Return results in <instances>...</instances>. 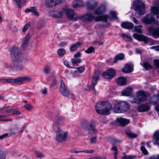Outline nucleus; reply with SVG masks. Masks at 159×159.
<instances>
[{"label":"nucleus","instance_id":"obj_1","mask_svg":"<svg viewBox=\"0 0 159 159\" xmlns=\"http://www.w3.org/2000/svg\"><path fill=\"white\" fill-rule=\"evenodd\" d=\"M10 51L13 65L16 67V70L18 71L22 70L23 63L26 59L22 54L20 49L18 47L14 46L11 48Z\"/></svg>","mask_w":159,"mask_h":159},{"label":"nucleus","instance_id":"obj_2","mask_svg":"<svg viewBox=\"0 0 159 159\" xmlns=\"http://www.w3.org/2000/svg\"><path fill=\"white\" fill-rule=\"evenodd\" d=\"M142 21L146 24L150 25L153 23L159 26V22L155 20L154 15L149 14L146 15L142 20ZM149 33L157 39L159 37V27L157 28L151 27L148 28Z\"/></svg>","mask_w":159,"mask_h":159},{"label":"nucleus","instance_id":"obj_3","mask_svg":"<svg viewBox=\"0 0 159 159\" xmlns=\"http://www.w3.org/2000/svg\"><path fill=\"white\" fill-rule=\"evenodd\" d=\"M114 111L116 113H124L130 108V104L126 101L116 100L113 103Z\"/></svg>","mask_w":159,"mask_h":159},{"label":"nucleus","instance_id":"obj_4","mask_svg":"<svg viewBox=\"0 0 159 159\" xmlns=\"http://www.w3.org/2000/svg\"><path fill=\"white\" fill-rule=\"evenodd\" d=\"M112 106L111 103L107 102H100L97 103L96 106L97 112L102 115H108L110 113V110Z\"/></svg>","mask_w":159,"mask_h":159},{"label":"nucleus","instance_id":"obj_5","mask_svg":"<svg viewBox=\"0 0 159 159\" xmlns=\"http://www.w3.org/2000/svg\"><path fill=\"white\" fill-rule=\"evenodd\" d=\"M95 122L94 120H88L86 119L82 120L80 122L81 127L89 133H97V131L95 129Z\"/></svg>","mask_w":159,"mask_h":159},{"label":"nucleus","instance_id":"obj_6","mask_svg":"<svg viewBox=\"0 0 159 159\" xmlns=\"http://www.w3.org/2000/svg\"><path fill=\"white\" fill-rule=\"evenodd\" d=\"M137 98H134L133 99L131 100L132 103L139 104L141 102L146 101L147 99L148 96L146 92L143 90H140L136 93Z\"/></svg>","mask_w":159,"mask_h":159},{"label":"nucleus","instance_id":"obj_7","mask_svg":"<svg viewBox=\"0 0 159 159\" xmlns=\"http://www.w3.org/2000/svg\"><path fill=\"white\" fill-rule=\"evenodd\" d=\"M134 7L135 11H137L140 15H143L145 13L144 4L140 0L134 1Z\"/></svg>","mask_w":159,"mask_h":159},{"label":"nucleus","instance_id":"obj_8","mask_svg":"<svg viewBox=\"0 0 159 159\" xmlns=\"http://www.w3.org/2000/svg\"><path fill=\"white\" fill-rule=\"evenodd\" d=\"M32 80L31 77L28 76L18 77L15 79H11V83L22 84L25 81L30 82Z\"/></svg>","mask_w":159,"mask_h":159},{"label":"nucleus","instance_id":"obj_9","mask_svg":"<svg viewBox=\"0 0 159 159\" xmlns=\"http://www.w3.org/2000/svg\"><path fill=\"white\" fill-rule=\"evenodd\" d=\"M66 13L67 17L73 20L76 21L81 17L78 16L74 10L71 9L66 10Z\"/></svg>","mask_w":159,"mask_h":159},{"label":"nucleus","instance_id":"obj_10","mask_svg":"<svg viewBox=\"0 0 159 159\" xmlns=\"http://www.w3.org/2000/svg\"><path fill=\"white\" fill-rule=\"evenodd\" d=\"M68 132L67 131L61 132L57 133L56 134V140L59 142L65 141L66 139Z\"/></svg>","mask_w":159,"mask_h":159},{"label":"nucleus","instance_id":"obj_11","mask_svg":"<svg viewBox=\"0 0 159 159\" xmlns=\"http://www.w3.org/2000/svg\"><path fill=\"white\" fill-rule=\"evenodd\" d=\"M61 85L59 87V91L63 95L66 97H68L70 94L69 92L67 87L65 85L63 80L60 82Z\"/></svg>","mask_w":159,"mask_h":159},{"label":"nucleus","instance_id":"obj_12","mask_svg":"<svg viewBox=\"0 0 159 159\" xmlns=\"http://www.w3.org/2000/svg\"><path fill=\"white\" fill-rule=\"evenodd\" d=\"M30 39V34L28 33L21 41V47L23 50H25L28 46L29 40Z\"/></svg>","mask_w":159,"mask_h":159},{"label":"nucleus","instance_id":"obj_13","mask_svg":"<svg viewBox=\"0 0 159 159\" xmlns=\"http://www.w3.org/2000/svg\"><path fill=\"white\" fill-rule=\"evenodd\" d=\"M115 71L112 69H110L104 72L102 75L106 79H111L115 75Z\"/></svg>","mask_w":159,"mask_h":159},{"label":"nucleus","instance_id":"obj_14","mask_svg":"<svg viewBox=\"0 0 159 159\" xmlns=\"http://www.w3.org/2000/svg\"><path fill=\"white\" fill-rule=\"evenodd\" d=\"M133 37L139 41H143L144 43H147L150 41V39L148 37L142 34H139L134 33L133 35Z\"/></svg>","mask_w":159,"mask_h":159},{"label":"nucleus","instance_id":"obj_15","mask_svg":"<svg viewBox=\"0 0 159 159\" xmlns=\"http://www.w3.org/2000/svg\"><path fill=\"white\" fill-rule=\"evenodd\" d=\"M98 3L95 0H88L86 2V6L88 9H93L98 5Z\"/></svg>","mask_w":159,"mask_h":159},{"label":"nucleus","instance_id":"obj_16","mask_svg":"<svg viewBox=\"0 0 159 159\" xmlns=\"http://www.w3.org/2000/svg\"><path fill=\"white\" fill-rule=\"evenodd\" d=\"M99 74L100 72L99 71L97 70L95 72L93 76L92 88L93 89L94 91H95L94 86L97 84V81L99 79Z\"/></svg>","mask_w":159,"mask_h":159},{"label":"nucleus","instance_id":"obj_17","mask_svg":"<svg viewBox=\"0 0 159 159\" xmlns=\"http://www.w3.org/2000/svg\"><path fill=\"white\" fill-rule=\"evenodd\" d=\"M106 7L104 5H101L97 9L95 10V14L99 15L102 14L106 10Z\"/></svg>","mask_w":159,"mask_h":159},{"label":"nucleus","instance_id":"obj_18","mask_svg":"<svg viewBox=\"0 0 159 159\" xmlns=\"http://www.w3.org/2000/svg\"><path fill=\"white\" fill-rule=\"evenodd\" d=\"M60 123H57V122H54L52 126L53 130L57 133L59 132H62V130L61 129Z\"/></svg>","mask_w":159,"mask_h":159},{"label":"nucleus","instance_id":"obj_19","mask_svg":"<svg viewBox=\"0 0 159 159\" xmlns=\"http://www.w3.org/2000/svg\"><path fill=\"white\" fill-rule=\"evenodd\" d=\"M150 107L147 105L142 104L139 106L137 107L138 111L139 112H143L148 111Z\"/></svg>","mask_w":159,"mask_h":159},{"label":"nucleus","instance_id":"obj_20","mask_svg":"<svg viewBox=\"0 0 159 159\" xmlns=\"http://www.w3.org/2000/svg\"><path fill=\"white\" fill-rule=\"evenodd\" d=\"M133 92L132 89L130 87H127L121 92V95L124 96H129L132 95Z\"/></svg>","mask_w":159,"mask_h":159},{"label":"nucleus","instance_id":"obj_21","mask_svg":"<svg viewBox=\"0 0 159 159\" xmlns=\"http://www.w3.org/2000/svg\"><path fill=\"white\" fill-rule=\"evenodd\" d=\"M116 120L120 125L122 126H125L130 122V121L129 120L122 117L118 118Z\"/></svg>","mask_w":159,"mask_h":159},{"label":"nucleus","instance_id":"obj_22","mask_svg":"<svg viewBox=\"0 0 159 159\" xmlns=\"http://www.w3.org/2000/svg\"><path fill=\"white\" fill-rule=\"evenodd\" d=\"M121 26L124 28L132 29L133 28L134 25L132 23L128 22H124L121 24Z\"/></svg>","mask_w":159,"mask_h":159},{"label":"nucleus","instance_id":"obj_23","mask_svg":"<svg viewBox=\"0 0 159 159\" xmlns=\"http://www.w3.org/2000/svg\"><path fill=\"white\" fill-rule=\"evenodd\" d=\"M133 70V68L128 64H126L122 69L123 73H127L131 72Z\"/></svg>","mask_w":159,"mask_h":159},{"label":"nucleus","instance_id":"obj_24","mask_svg":"<svg viewBox=\"0 0 159 159\" xmlns=\"http://www.w3.org/2000/svg\"><path fill=\"white\" fill-rule=\"evenodd\" d=\"M45 5L48 7H52L56 6L57 4L54 0H46Z\"/></svg>","mask_w":159,"mask_h":159},{"label":"nucleus","instance_id":"obj_25","mask_svg":"<svg viewBox=\"0 0 159 159\" xmlns=\"http://www.w3.org/2000/svg\"><path fill=\"white\" fill-rule=\"evenodd\" d=\"M82 17L85 20L91 21L94 19V16L91 13H87L82 16Z\"/></svg>","mask_w":159,"mask_h":159},{"label":"nucleus","instance_id":"obj_26","mask_svg":"<svg viewBox=\"0 0 159 159\" xmlns=\"http://www.w3.org/2000/svg\"><path fill=\"white\" fill-rule=\"evenodd\" d=\"M153 139L155 141L154 144L159 145V130L155 131L153 134Z\"/></svg>","mask_w":159,"mask_h":159},{"label":"nucleus","instance_id":"obj_27","mask_svg":"<svg viewBox=\"0 0 159 159\" xmlns=\"http://www.w3.org/2000/svg\"><path fill=\"white\" fill-rule=\"evenodd\" d=\"M150 10L154 14L157 15V19H158L159 18L158 16L159 14V5L152 7Z\"/></svg>","mask_w":159,"mask_h":159},{"label":"nucleus","instance_id":"obj_28","mask_svg":"<svg viewBox=\"0 0 159 159\" xmlns=\"http://www.w3.org/2000/svg\"><path fill=\"white\" fill-rule=\"evenodd\" d=\"M125 56L124 53H120L116 55L114 58L113 62L114 63H116L117 60H122L125 58Z\"/></svg>","mask_w":159,"mask_h":159},{"label":"nucleus","instance_id":"obj_29","mask_svg":"<svg viewBox=\"0 0 159 159\" xmlns=\"http://www.w3.org/2000/svg\"><path fill=\"white\" fill-rule=\"evenodd\" d=\"M82 44L80 42H77L70 46V50L72 52L75 51L77 49L78 47L80 46Z\"/></svg>","mask_w":159,"mask_h":159},{"label":"nucleus","instance_id":"obj_30","mask_svg":"<svg viewBox=\"0 0 159 159\" xmlns=\"http://www.w3.org/2000/svg\"><path fill=\"white\" fill-rule=\"evenodd\" d=\"M108 16L107 15H104L98 16L95 18V21H102L104 22H107L108 19Z\"/></svg>","mask_w":159,"mask_h":159},{"label":"nucleus","instance_id":"obj_31","mask_svg":"<svg viewBox=\"0 0 159 159\" xmlns=\"http://www.w3.org/2000/svg\"><path fill=\"white\" fill-rule=\"evenodd\" d=\"M126 79L123 77H120L118 78L117 84L120 86L123 85L127 83Z\"/></svg>","mask_w":159,"mask_h":159},{"label":"nucleus","instance_id":"obj_32","mask_svg":"<svg viewBox=\"0 0 159 159\" xmlns=\"http://www.w3.org/2000/svg\"><path fill=\"white\" fill-rule=\"evenodd\" d=\"M12 63V65L9 63H5L4 65V68L9 71H10L13 70L14 67L16 68V67L13 65V62Z\"/></svg>","mask_w":159,"mask_h":159},{"label":"nucleus","instance_id":"obj_33","mask_svg":"<svg viewBox=\"0 0 159 159\" xmlns=\"http://www.w3.org/2000/svg\"><path fill=\"white\" fill-rule=\"evenodd\" d=\"M125 133L128 138L131 139H133L134 138H136L138 136L137 134L131 131L126 132Z\"/></svg>","mask_w":159,"mask_h":159},{"label":"nucleus","instance_id":"obj_34","mask_svg":"<svg viewBox=\"0 0 159 159\" xmlns=\"http://www.w3.org/2000/svg\"><path fill=\"white\" fill-rule=\"evenodd\" d=\"M140 64L147 70H148L152 68L150 63L148 62H145L143 64L141 63Z\"/></svg>","mask_w":159,"mask_h":159},{"label":"nucleus","instance_id":"obj_35","mask_svg":"<svg viewBox=\"0 0 159 159\" xmlns=\"http://www.w3.org/2000/svg\"><path fill=\"white\" fill-rule=\"evenodd\" d=\"M34 154L36 157L39 158L45 157V155L41 152L36 151L34 152Z\"/></svg>","mask_w":159,"mask_h":159},{"label":"nucleus","instance_id":"obj_36","mask_svg":"<svg viewBox=\"0 0 159 159\" xmlns=\"http://www.w3.org/2000/svg\"><path fill=\"white\" fill-rule=\"evenodd\" d=\"M111 149L115 151L114 153V158L115 159H118V158L117 157V155L118 153L117 148L116 146H114L111 148Z\"/></svg>","mask_w":159,"mask_h":159},{"label":"nucleus","instance_id":"obj_37","mask_svg":"<svg viewBox=\"0 0 159 159\" xmlns=\"http://www.w3.org/2000/svg\"><path fill=\"white\" fill-rule=\"evenodd\" d=\"M22 0H15L14 3L15 5H16L18 8H20L21 6L23 5V3L22 2Z\"/></svg>","mask_w":159,"mask_h":159},{"label":"nucleus","instance_id":"obj_38","mask_svg":"<svg viewBox=\"0 0 159 159\" xmlns=\"http://www.w3.org/2000/svg\"><path fill=\"white\" fill-rule=\"evenodd\" d=\"M71 62L73 65H76L81 62V60L80 59L72 58L71 60Z\"/></svg>","mask_w":159,"mask_h":159},{"label":"nucleus","instance_id":"obj_39","mask_svg":"<svg viewBox=\"0 0 159 159\" xmlns=\"http://www.w3.org/2000/svg\"><path fill=\"white\" fill-rule=\"evenodd\" d=\"M64 120L65 118L64 117L62 116H58L57 117V118L56 119L55 122H57V123H60V125H61V123Z\"/></svg>","mask_w":159,"mask_h":159},{"label":"nucleus","instance_id":"obj_40","mask_svg":"<svg viewBox=\"0 0 159 159\" xmlns=\"http://www.w3.org/2000/svg\"><path fill=\"white\" fill-rule=\"evenodd\" d=\"M57 52L59 56L62 57L66 53V51L63 48H60L58 50Z\"/></svg>","mask_w":159,"mask_h":159},{"label":"nucleus","instance_id":"obj_41","mask_svg":"<svg viewBox=\"0 0 159 159\" xmlns=\"http://www.w3.org/2000/svg\"><path fill=\"white\" fill-rule=\"evenodd\" d=\"M142 27L143 26L141 25L136 26L134 28V30L135 32L141 33H142Z\"/></svg>","mask_w":159,"mask_h":159},{"label":"nucleus","instance_id":"obj_42","mask_svg":"<svg viewBox=\"0 0 159 159\" xmlns=\"http://www.w3.org/2000/svg\"><path fill=\"white\" fill-rule=\"evenodd\" d=\"M64 12L66 13V10L63 9L62 11H60L59 12V15H54V17L56 18H61L62 17V15Z\"/></svg>","mask_w":159,"mask_h":159},{"label":"nucleus","instance_id":"obj_43","mask_svg":"<svg viewBox=\"0 0 159 159\" xmlns=\"http://www.w3.org/2000/svg\"><path fill=\"white\" fill-rule=\"evenodd\" d=\"M111 142L112 145H115L117 144L121 143L122 142L119 139H112L111 140Z\"/></svg>","mask_w":159,"mask_h":159},{"label":"nucleus","instance_id":"obj_44","mask_svg":"<svg viewBox=\"0 0 159 159\" xmlns=\"http://www.w3.org/2000/svg\"><path fill=\"white\" fill-rule=\"evenodd\" d=\"M6 156L5 152L3 151L0 150V159H5Z\"/></svg>","mask_w":159,"mask_h":159},{"label":"nucleus","instance_id":"obj_45","mask_svg":"<svg viewBox=\"0 0 159 159\" xmlns=\"http://www.w3.org/2000/svg\"><path fill=\"white\" fill-rule=\"evenodd\" d=\"M31 11L34 13V14L37 16H38L39 15V13L36 11L37 9L36 8L34 7H32L30 8Z\"/></svg>","mask_w":159,"mask_h":159},{"label":"nucleus","instance_id":"obj_46","mask_svg":"<svg viewBox=\"0 0 159 159\" xmlns=\"http://www.w3.org/2000/svg\"><path fill=\"white\" fill-rule=\"evenodd\" d=\"M140 149L142 153L145 155H147L148 154V151L144 146H141Z\"/></svg>","mask_w":159,"mask_h":159},{"label":"nucleus","instance_id":"obj_47","mask_svg":"<svg viewBox=\"0 0 159 159\" xmlns=\"http://www.w3.org/2000/svg\"><path fill=\"white\" fill-rule=\"evenodd\" d=\"M153 62L155 67L157 69H159V60L158 59H154Z\"/></svg>","mask_w":159,"mask_h":159},{"label":"nucleus","instance_id":"obj_48","mask_svg":"<svg viewBox=\"0 0 159 159\" xmlns=\"http://www.w3.org/2000/svg\"><path fill=\"white\" fill-rule=\"evenodd\" d=\"M122 37L124 39H127V41H131L132 40V39L131 38V37L125 34H122Z\"/></svg>","mask_w":159,"mask_h":159},{"label":"nucleus","instance_id":"obj_49","mask_svg":"<svg viewBox=\"0 0 159 159\" xmlns=\"http://www.w3.org/2000/svg\"><path fill=\"white\" fill-rule=\"evenodd\" d=\"M94 50V48L93 47H90L85 51V52L87 53H90L93 52Z\"/></svg>","mask_w":159,"mask_h":159},{"label":"nucleus","instance_id":"obj_50","mask_svg":"<svg viewBox=\"0 0 159 159\" xmlns=\"http://www.w3.org/2000/svg\"><path fill=\"white\" fill-rule=\"evenodd\" d=\"M24 107L28 111H30L33 108V106L29 104H26Z\"/></svg>","mask_w":159,"mask_h":159},{"label":"nucleus","instance_id":"obj_51","mask_svg":"<svg viewBox=\"0 0 159 159\" xmlns=\"http://www.w3.org/2000/svg\"><path fill=\"white\" fill-rule=\"evenodd\" d=\"M0 81L3 82L11 83V79H0Z\"/></svg>","mask_w":159,"mask_h":159},{"label":"nucleus","instance_id":"obj_52","mask_svg":"<svg viewBox=\"0 0 159 159\" xmlns=\"http://www.w3.org/2000/svg\"><path fill=\"white\" fill-rule=\"evenodd\" d=\"M110 14L113 18L115 19H117L118 18V17L116 16V13L115 11H111Z\"/></svg>","mask_w":159,"mask_h":159},{"label":"nucleus","instance_id":"obj_53","mask_svg":"<svg viewBox=\"0 0 159 159\" xmlns=\"http://www.w3.org/2000/svg\"><path fill=\"white\" fill-rule=\"evenodd\" d=\"M44 25V23L43 21H40L39 23L37 26V29H41L43 26Z\"/></svg>","mask_w":159,"mask_h":159},{"label":"nucleus","instance_id":"obj_54","mask_svg":"<svg viewBox=\"0 0 159 159\" xmlns=\"http://www.w3.org/2000/svg\"><path fill=\"white\" fill-rule=\"evenodd\" d=\"M75 69H77L80 73L83 72L85 70L84 67L83 66H81L78 68H75Z\"/></svg>","mask_w":159,"mask_h":159},{"label":"nucleus","instance_id":"obj_55","mask_svg":"<svg viewBox=\"0 0 159 159\" xmlns=\"http://www.w3.org/2000/svg\"><path fill=\"white\" fill-rule=\"evenodd\" d=\"M76 1L79 7H82L84 5L83 0H76Z\"/></svg>","mask_w":159,"mask_h":159},{"label":"nucleus","instance_id":"obj_56","mask_svg":"<svg viewBox=\"0 0 159 159\" xmlns=\"http://www.w3.org/2000/svg\"><path fill=\"white\" fill-rule=\"evenodd\" d=\"M44 72L46 74H49L50 72V67L48 66L45 67L44 70Z\"/></svg>","mask_w":159,"mask_h":159},{"label":"nucleus","instance_id":"obj_57","mask_svg":"<svg viewBox=\"0 0 159 159\" xmlns=\"http://www.w3.org/2000/svg\"><path fill=\"white\" fill-rule=\"evenodd\" d=\"M30 24L28 23L26 24L25 26L24 27L23 29H22V31L23 32H25L29 28L30 26Z\"/></svg>","mask_w":159,"mask_h":159},{"label":"nucleus","instance_id":"obj_58","mask_svg":"<svg viewBox=\"0 0 159 159\" xmlns=\"http://www.w3.org/2000/svg\"><path fill=\"white\" fill-rule=\"evenodd\" d=\"M134 157V156H124L121 157V159H133Z\"/></svg>","mask_w":159,"mask_h":159},{"label":"nucleus","instance_id":"obj_59","mask_svg":"<svg viewBox=\"0 0 159 159\" xmlns=\"http://www.w3.org/2000/svg\"><path fill=\"white\" fill-rule=\"evenodd\" d=\"M64 65L66 66L67 67L70 68H75V67L70 66L69 64V62L67 61H65L64 62Z\"/></svg>","mask_w":159,"mask_h":159},{"label":"nucleus","instance_id":"obj_60","mask_svg":"<svg viewBox=\"0 0 159 159\" xmlns=\"http://www.w3.org/2000/svg\"><path fill=\"white\" fill-rule=\"evenodd\" d=\"M148 159H159V154L153 155L149 157Z\"/></svg>","mask_w":159,"mask_h":159},{"label":"nucleus","instance_id":"obj_61","mask_svg":"<svg viewBox=\"0 0 159 159\" xmlns=\"http://www.w3.org/2000/svg\"><path fill=\"white\" fill-rule=\"evenodd\" d=\"M51 80L53 81L54 82V83L55 84H56V78L54 76H52V77H49L48 79V80Z\"/></svg>","mask_w":159,"mask_h":159},{"label":"nucleus","instance_id":"obj_62","mask_svg":"<svg viewBox=\"0 0 159 159\" xmlns=\"http://www.w3.org/2000/svg\"><path fill=\"white\" fill-rule=\"evenodd\" d=\"M106 158L105 157H93L89 158V159H106Z\"/></svg>","mask_w":159,"mask_h":159},{"label":"nucleus","instance_id":"obj_63","mask_svg":"<svg viewBox=\"0 0 159 159\" xmlns=\"http://www.w3.org/2000/svg\"><path fill=\"white\" fill-rule=\"evenodd\" d=\"M12 110H13L12 111V112L14 114L20 115L21 114L20 111H16L14 109H12Z\"/></svg>","mask_w":159,"mask_h":159},{"label":"nucleus","instance_id":"obj_64","mask_svg":"<svg viewBox=\"0 0 159 159\" xmlns=\"http://www.w3.org/2000/svg\"><path fill=\"white\" fill-rule=\"evenodd\" d=\"M72 7L74 8H76L78 7H79L78 4L77 3L76 1H75L73 2L72 4Z\"/></svg>","mask_w":159,"mask_h":159}]
</instances>
